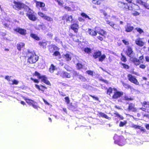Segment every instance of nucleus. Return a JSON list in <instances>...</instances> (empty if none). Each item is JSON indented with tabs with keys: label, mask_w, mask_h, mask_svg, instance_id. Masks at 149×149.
Instances as JSON below:
<instances>
[{
	"label": "nucleus",
	"mask_w": 149,
	"mask_h": 149,
	"mask_svg": "<svg viewBox=\"0 0 149 149\" xmlns=\"http://www.w3.org/2000/svg\"><path fill=\"white\" fill-rule=\"evenodd\" d=\"M106 93L107 95L111 97L112 99L115 100L123 96L124 93L123 91H118L115 88L110 87L107 88Z\"/></svg>",
	"instance_id": "1"
},
{
	"label": "nucleus",
	"mask_w": 149,
	"mask_h": 149,
	"mask_svg": "<svg viewBox=\"0 0 149 149\" xmlns=\"http://www.w3.org/2000/svg\"><path fill=\"white\" fill-rule=\"evenodd\" d=\"M26 54V56L28 57L27 62L30 64L35 63L38 60V56L36 54L34 51L28 50Z\"/></svg>",
	"instance_id": "2"
},
{
	"label": "nucleus",
	"mask_w": 149,
	"mask_h": 149,
	"mask_svg": "<svg viewBox=\"0 0 149 149\" xmlns=\"http://www.w3.org/2000/svg\"><path fill=\"white\" fill-rule=\"evenodd\" d=\"M33 76H37L39 79H41V81L48 85L50 86L51 84L50 82L47 80V78L45 75H41L37 71H35L33 74Z\"/></svg>",
	"instance_id": "3"
},
{
	"label": "nucleus",
	"mask_w": 149,
	"mask_h": 149,
	"mask_svg": "<svg viewBox=\"0 0 149 149\" xmlns=\"http://www.w3.org/2000/svg\"><path fill=\"white\" fill-rule=\"evenodd\" d=\"M13 3L14 4L12 5V7L14 9L19 10L25 8L27 6L24 4L19 1H13Z\"/></svg>",
	"instance_id": "4"
},
{
	"label": "nucleus",
	"mask_w": 149,
	"mask_h": 149,
	"mask_svg": "<svg viewBox=\"0 0 149 149\" xmlns=\"http://www.w3.org/2000/svg\"><path fill=\"white\" fill-rule=\"evenodd\" d=\"M26 16L29 20L32 21H35L38 19L36 14L33 10L30 8L29 9L27 13H26Z\"/></svg>",
	"instance_id": "5"
},
{
	"label": "nucleus",
	"mask_w": 149,
	"mask_h": 149,
	"mask_svg": "<svg viewBox=\"0 0 149 149\" xmlns=\"http://www.w3.org/2000/svg\"><path fill=\"white\" fill-rule=\"evenodd\" d=\"M62 20L64 21L63 24H65V22L70 23L73 22L74 19L72 15L65 14L62 17Z\"/></svg>",
	"instance_id": "6"
},
{
	"label": "nucleus",
	"mask_w": 149,
	"mask_h": 149,
	"mask_svg": "<svg viewBox=\"0 0 149 149\" xmlns=\"http://www.w3.org/2000/svg\"><path fill=\"white\" fill-rule=\"evenodd\" d=\"M59 49L55 45H52L51 47L49 49L50 52L53 53L54 50L56 51L54 52L52 55L54 56H59L61 55L60 53L57 50H58Z\"/></svg>",
	"instance_id": "7"
},
{
	"label": "nucleus",
	"mask_w": 149,
	"mask_h": 149,
	"mask_svg": "<svg viewBox=\"0 0 149 149\" xmlns=\"http://www.w3.org/2000/svg\"><path fill=\"white\" fill-rule=\"evenodd\" d=\"M79 28V22L77 21L75 23H73L70 24L69 29L72 30L74 33H77L78 32Z\"/></svg>",
	"instance_id": "8"
},
{
	"label": "nucleus",
	"mask_w": 149,
	"mask_h": 149,
	"mask_svg": "<svg viewBox=\"0 0 149 149\" xmlns=\"http://www.w3.org/2000/svg\"><path fill=\"white\" fill-rule=\"evenodd\" d=\"M127 77L128 80L131 83L136 85H139V82L135 76L132 75L131 74H129L127 75Z\"/></svg>",
	"instance_id": "9"
},
{
	"label": "nucleus",
	"mask_w": 149,
	"mask_h": 149,
	"mask_svg": "<svg viewBox=\"0 0 149 149\" xmlns=\"http://www.w3.org/2000/svg\"><path fill=\"white\" fill-rule=\"evenodd\" d=\"M22 97L29 105H31L35 109H38V107L37 105V103L36 102L32 100L27 98L25 97Z\"/></svg>",
	"instance_id": "10"
},
{
	"label": "nucleus",
	"mask_w": 149,
	"mask_h": 149,
	"mask_svg": "<svg viewBox=\"0 0 149 149\" xmlns=\"http://www.w3.org/2000/svg\"><path fill=\"white\" fill-rule=\"evenodd\" d=\"M141 104L142 107H141L140 109L143 111L149 113V109H147V108H149V102L144 101L143 102L141 103Z\"/></svg>",
	"instance_id": "11"
},
{
	"label": "nucleus",
	"mask_w": 149,
	"mask_h": 149,
	"mask_svg": "<svg viewBox=\"0 0 149 149\" xmlns=\"http://www.w3.org/2000/svg\"><path fill=\"white\" fill-rule=\"evenodd\" d=\"M38 15L44 19L48 22H52L53 21V19L49 16L46 15L43 13L41 12H39L38 13Z\"/></svg>",
	"instance_id": "12"
},
{
	"label": "nucleus",
	"mask_w": 149,
	"mask_h": 149,
	"mask_svg": "<svg viewBox=\"0 0 149 149\" xmlns=\"http://www.w3.org/2000/svg\"><path fill=\"white\" fill-rule=\"evenodd\" d=\"M106 22L107 24L109 25L114 29L118 31L119 30L120 27L118 24H115L113 22L109 20H107Z\"/></svg>",
	"instance_id": "13"
},
{
	"label": "nucleus",
	"mask_w": 149,
	"mask_h": 149,
	"mask_svg": "<svg viewBox=\"0 0 149 149\" xmlns=\"http://www.w3.org/2000/svg\"><path fill=\"white\" fill-rule=\"evenodd\" d=\"M114 143L120 146H123L124 144L123 139L122 137L118 136L115 139Z\"/></svg>",
	"instance_id": "14"
},
{
	"label": "nucleus",
	"mask_w": 149,
	"mask_h": 149,
	"mask_svg": "<svg viewBox=\"0 0 149 149\" xmlns=\"http://www.w3.org/2000/svg\"><path fill=\"white\" fill-rule=\"evenodd\" d=\"M13 30L14 31L23 36H25L26 34V31L24 29L17 27L15 29H14Z\"/></svg>",
	"instance_id": "15"
},
{
	"label": "nucleus",
	"mask_w": 149,
	"mask_h": 149,
	"mask_svg": "<svg viewBox=\"0 0 149 149\" xmlns=\"http://www.w3.org/2000/svg\"><path fill=\"white\" fill-rule=\"evenodd\" d=\"M134 53L132 47L130 46H127L125 52L126 55L129 57L130 58L132 57V55Z\"/></svg>",
	"instance_id": "16"
},
{
	"label": "nucleus",
	"mask_w": 149,
	"mask_h": 149,
	"mask_svg": "<svg viewBox=\"0 0 149 149\" xmlns=\"http://www.w3.org/2000/svg\"><path fill=\"white\" fill-rule=\"evenodd\" d=\"M61 73L60 72H58L56 74L58 75H60V76L63 78H70L71 77L70 74L68 73L63 71Z\"/></svg>",
	"instance_id": "17"
},
{
	"label": "nucleus",
	"mask_w": 149,
	"mask_h": 149,
	"mask_svg": "<svg viewBox=\"0 0 149 149\" xmlns=\"http://www.w3.org/2000/svg\"><path fill=\"white\" fill-rule=\"evenodd\" d=\"M127 109L129 111L135 112L137 111L136 108L135 107V104L132 103L129 104Z\"/></svg>",
	"instance_id": "18"
},
{
	"label": "nucleus",
	"mask_w": 149,
	"mask_h": 149,
	"mask_svg": "<svg viewBox=\"0 0 149 149\" xmlns=\"http://www.w3.org/2000/svg\"><path fill=\"white\" fill-rule=\"evenodd\" d=\"M98 28L97 29V33L101 36H106L107 34V32L106 31L102 29H101L100 28L95 27V29Z\"/></svg>",
	"instance_id": "19"
},
{
	"label": "nucleus",
	"mask_w": 149,
	"mask_h": 149,
	"mask_svg": "<svg viewBox=\"0 0 149 149\" xmlns=\"http://www.w3.org/2000/svg\"><path fill=\"white\" fill-rule=\"evenodd\" d=\"M136 44L140 47H143L145 44V43L141 40V39L140 38H137L135 40Z\"/></svg>",
	"instance_id": "20"
},
{
	"label": "nucleus",
	"mask_w": 149,
	"mask_h": 149,
	"mask_svg": "<svg viewBox=\"0 0 149 149\" xmlns=\"http://www.w3.org/2000/svg\"><path fill=\"white\" fill-rule=\"evenodd\" d=\"M93 3L97 5H100L105 3L104 0H93L92 1Z\"/></svg>",
	"instance_id": "21"
},
{
	"label": "nucleus",
	"mask_w": 149,
	"mask_h": 149,
	"mask_svg": "<svg viewBox=\"0 0 149 149\" xmlns=\"http://www.w3.org/2000/svg\"><path fill=\"white\" fill-rule=\"evenodd\" d=\"M35 86L39 91H41L42 92H44L45 89H47V87L42 85H40V86L36 84H35Z\"/></svg>",
	"instance_id": "22"
},
{
	"label": "nucleus",
	"mask_w": 149,
	"mask_h": 149,
	"mask_svg": "<svg viewBox=\"0 0 149 149\" xmlns=\"http://www.w3.org/2000/svg\"><path fill=\"white\" fill-rule=\"evenodd\" d=\"M35 2L36 3V6L37 8H43L45 6V4L43 2L38 1H35Z\"/></svg>",
	"instance_id": "23"
},
{
	"label": "nucleus",
	"mask_w": 149,
	"mask_h": 149,
	"mask_svg": "<svg viewBox=\"0 0 149 149\" xmlns=\"http://www.w3.org/2000/svg\"><path fill=\"white\" fill-rule=\"evenodd\" d=\"M131 61L136 66L139 65L141 63L139 60L136 57L132 58Z\"/></svg>",
	"instance_id": "24"
},
{
	"label": "nucleus",
	"mask_w": 149,
	"mask_h": 149,
	"mask_svg": "<svg viewBox=\"0 0 149 149\" xmlns=\"http://www.w3.org/2000/svg\"><path fill=\"white\" fill-rule=\"evenodd\" d=\"M102 54L101 51H98L95 52L93 54V57L95 59L99 58Z\"/></svg>",
	"instance_id": "25"
},
{
	"label": "nucleus",
	"mask_w": 149,
	"mask_h": 149,
	"mask_svg": "<svg viewBox=\"0 0 149 149\" xmlns=\"http://www.w3.org/2000/svg\"><path fill=\"white\" fill-rule=\"evenodd\" d=\"M88 33L89 35L92 36H96L97 34V31L91 29H88Z\"/></svg>",
	"instance_id": "26"
},
{
	"label": "nucleus",
	"mask_w": 149,
	"mask_h": 149,
	"mask_svg": "<svg viewBox=\"0 0 149 149\" xmlns=\"http://www.w3.org/2000/svg\"><path fill=\"white\" fill-rule=\"evenodd\" d=\"M63 58L65 59L67 61H69L71 60L72 57L69 54H63Z\"/></svg>",
	"instance_id": "27"
},
{
	"label": "nucleus",
	"mask_w": 149,
	"mask_h": 149,
	"mask_svg": "<svg viewBox=\"0 0 149 149\" xmlns=\"http://www.w3.org/2000/svg\"><path fill=\"white\" fill-rule=\"evenodd\" d=\"M134 99L131 97H129L127 95H125L123 97V100L125 101H132Z\"/></svg>",
	"instance_id": "28"
},
{
	"label": "nucleus",
	"mask_w": 149,
	"mask_h": 149,
	"mask_svg": "<svg viewBox=\"0 0 149 149\" xmlns=\"http://www.w3.org/2000/svg\"><path fill=\"white\" fill-rule=\"evenodd\" d=\"M30 36L34 39L38 41L40 40V38L36 34L31 33L30 35Z\"/></svg>",
	"instance_id": "29"
},
{
	"label": "nucleus",
	"mask_w": 149,
	"mask_h": 149,
	"mask_svg": "<svg viewBox=\"0 0 149 149\" xmlns=\"http://www.w3.org/2000/svg\"><path fill=\"white\" fill-rule=\"evenodd\" d=\"M56 69L55 66L53 64H51L49 68V72L51 73H53L54 71Z\"/></svg>",
	"instance_id": "30"
},
{
	"label": "nucleus",
	"mask_w": 149,
	"mask_h": 149,
	"mask_svg": "<svg viewBox=\"0 0 149 149\" xmlns=\"http://www.w3.org/2000/svg\"><path fill=\"white\" fill-rule=\"evenodd\" d=\"M122 84L123 85V86L126 89H130L131 90L133 89L132 87L131 86L127 83H124L123 82Z\"/></svg>",
	"instance_id": "31"
},
{
	"label": "nucleus",
	"mask_w": 149,
	"mask_h": 149,
	"mask_svg": "<svg viewBox=\"0 0 149 149\" xmlns=\"http://www.w3.org/2000/svg\"><path fill=\"white\" fill-rule=\"evenodd\" d=\"M25 45V44L23 42H20L17 45V49L19 51H20L21 49L22 48L24 47Z\"/></svg>",
	"instance_id": "32"
},
{
	"label": "nucleus",
	"mask_w": 149,
	"mask_h": 149,
	"mask_svg": "<svg viewBox=\"0 0 149 149\" xmlns=\"http://www.w3.org/2000/svg\"><path fill=\"white\" fill-rule=\"evenodd\" d=\"M84 51L85 53L89 54L91 52L92 50L90 48L86 47L84 49Z\"/></svg>",
	"instance_id": "33"
},
{
	"label": "nucleus",
	"mask_w": 149,
	"mask_h": 149,
	"mask_svg": "<svg viewBox=\"0 0 149 149\" xmlns=\"http://www.w3.org/2000/svg\"><path fill=\"white\" fill-rule=\"evenodd\" d=\"M98 113L99 114L98 115L100 117H103L106 119H108L109 118L108 116L103 113L99 112Z\"/></svg>",
	"instance_id": "34"
},
{
	"label": "nucleus",
	"mask_w": 149,
	"mask_h": 149,
	"mask_svg": "<svg viewBox=\"0 0 149 149\" xmlns=\"http://www.w3.org/2000/svg\"><path fill=\"white\" fill-rule=\"evenodd\" d=\"M125 29V31L128 32L132 31L133 30L134 28L133 26H127Z\"/></svg>",
	"instance_id": "35"
},
{
	"label": "nucleus",
	"mask_w": 149,
	"mask_h": 149,
	"mask_svg": "<svg viewBox=\"0 0 149 149\" xmlns=\"http://www.w3.org/2000/svg\"><path fill=\"white\" fill-rule=\"evenodd\" d=\"M120 64L123 66V68L125 69H128L130 68L129 66L125 63L120 62Z\"/></svg>",
	"instance_id": "36"
},
{
	"label": "nucleus",
	"mask_w": 149,
	"mask_h": 149,
	"mask_svg": "<svg viewBox=\"0 0 149 149\" xmlns=\"http://www.w3.org/2000/svg\"><path fill=\"white\" fill-rule=\"evenodd\" d=\"M83 66V65L79 63H77L76 64V67L77 69L79 70L82 69Z\"/></svg>",
	"instance_id": "37"
},
{
	"label": "nucleus",
	"mask_w": 149,
	"mask_h": 149,
	"mask_svg": "<svg viewBox=\"0 0 149 149\" xmlns=\"http://www.w3.org/2000/svg\"><path fill=\"white\" fill-rule=\"evenodd\" d=\"M121 57L120 58L122 61L124 62H126L127 61V59L126 57L123 55L122 53L121 54Z\"/></svg>",
	"instance_id": "38"
},
{
	"label": "nucleus",
	"mask_w": 149,
	"mask_h": 149,
	"mask_svg": "<svg viewBox=\"0 0 149 149\" xmlns=\"http://www.w3.org/2000/svg\"><path fill=\"white\" fill-rule=\"evenodd\" d=\"M106 58V56L104 54L101 55V56L99 58V61L100 62H102Z\"/></svg>",
	"instance_id": "39"
},
{
	"label": "nucleus",
	"mask_w": 149,
	"mask_h": 149,
	"mask_svg": "<svg viewBox=\"0 0 149 149\" xmlns=\"http://www.w3.org/2000/svg\"><path fill=\"white\" fill-rule=\"evenodd\" d=\"M39 45L41 46H42L43 48L45 47L47 45V43L45 42L40 41L38 42Z\"/></svg>",
	"instance_id": "40"
},
{
	"label": "nucleus",
	"mask_w": 149,
	"mask_h": 149,
	"mask_svg": "<svg viewBox=\"0 0 149 149\" xmlns=\"http://www.w3.org/2000/svg\"><path fill=\"white\" fill-rule=\"evenodd\" d=\"M81 15L83 17H84L85 18H88L89 19H91V18H90V17L87 15L85 13H82L81 14Z\"/></svg>",
	"instance_id": "41"
},
{
	"label": "nucleus",
	"mask_w": 149,
	"mask_h": 149,
	"mask_svg": "<svg viewBox=\"0 0 149 149\" xmlns=\"http://www.w3.org/2000/svg\"><path fill=\"white\" fill-rule=\"evenodd\" d=\"M127 123V122L126 120H124L123 122L120 121L119 124V126L120 127H123L124 125H125Z\"/></svg>",
	"instance_id": "42"
},
{
	"label": "nucleus",
	"mask_w": 149,
	"mask_h": 149,
	"mask_svg": "<svg viewBox=\"0 0 149 149\" xmlns=\"http://www.w3.org/2000/svg\"><path fill=\"white\" fill-rule=\"evenodd\" d=\"M97 39L101 41H102L104 39L106 38V36H97Z\"/></svg>",
	"instance_id": "43"
},
{
	"label": "nucleus",
	"mask_w": 149,
	"mask_h": 149,
	"mask_svg": "<svg viewBox=\"0 0 149 149\" xmlns=\"http://www.w3.org/2000/svg\"><path fill=\"white\" fill-rule=\"evenodd\" d=\"M114 114L116 116H117L121 120H122L124 119L123 117V116H121L117 112L114 113Z\"/></svg>",
	"instance_id": "44"
},
{
	"label": "nucleus",
	"mask_w": 149,
	"mask_h": 149,
	"mask_svg": "<svg viewBox=\"0 0 149 149\" xmlns=\"http://www.w3.org/2000/svg\"><path fill=\"white\" fill-rule=\"evenodd\" d=\"M79 78L82 81H84L86 80V79L85 78L81 75H79Z\"/></svg>",
	"instance_id": "45"
},
{
	"label": "nucleus",
	"mask_w": 149,
	"mask_h": 149,
	"mask_svg": "<svg viewBox=\"0 0 149 149\" xmlns=\"http://www.w3.org/2000/svg\"><path fill=\"white\" fill-rule=\"evenodd\" d=\"M135 29L140 34L143 32V31L140 28L136 27L135 28Z\"/></svg>",
	"instance_id": "46"
},
{
	"label": "nucleus",
	"mask_w": 149,
	"mask_h": 149,
	"mask_svg": "<svg viewBox=\"0 0 149 149\" xmlns=\"http://www.w3.org/2000/svg\"><path fill=\"white\" fill-rule=\"evenodd\" d=\"M64 99L65 100V102H66L67 104H69L70 101L69 97L68 96L66 97H65Z\"/></svg>",
	"instance_id": "47"
},
{
	"label": "nucleus",
	"mask_w": 149,
	"mask_h": 149,
	"mask_svg": "<svg viewBox=\"0 0 149 149\" xmlns=\"http://www.w3.org/2000/svg\"><path fill=\"white\" fill-rule=\"evenodd\" d=\"M143 5L146 8L149 9V4L147 3H146L144 2V3L143 4Z\"/></svg>",
	"instance_id": "48"
},
{
	"label": "nucleus",
	"mask_w": 149,
	"mask_h": 149,
	"mask_svg": "<svg viewBox=\"0 0 149 149\" xmlns=\"http://www.w3.org/2000/svg\"><path fill=\"white\" fill-rule=\"evenodd\" d=\"M86 73L89 75H90L92 76H93V72L90 70H87L86 71Z\"/></svg>",
	"instance_id": "49"
},
{
	"label": "nucleus",
	"mask_w": 149,
	"mask_h": 149,
	"mask_svg": "<svg viewBox=\"0 0 149 149\" xmlns=\"http://www.w3.org/2000/svg\"><path fill=\"white\" fill-rule=\"evenodd\" d=\"M12 85H17L19 83V81L15 79L13 80L12 81Z\"/></svg>",
	"instance_id": "50"
},
{
	"label": "nucleus",
	"mask_w": 149,
	"mask_h": 149,
	"mask_svg": "<svg viewBox=\"0 0 149 149\" xmlns=\"http://www.w3.org/2000/svg\"><path fill=\"white\" fill-rule=\"evenodd\" d=\"M123 42L125 45H128L129 44V42L128 41H127L125 39L122 40Z\"/></svg>",
	"instance_id": "51"
},
{
	"label": "nucleus",
	"mask_w": 149,
	"mask_h": 149,
	"mask_svg": "<svg viewBox=\"0 0 149 149\" xmlns=\"http://www.w3.org/2000/svg\"><path fill=\"white\" fill-rule=\"evenodd\" d=\"M31 80H32L34 83H38L39 82V81L36 79H34L32 77H31L30 78Z\"/></svg>",
	"instance_id": "52"
},
{
	"label": "nucleus",
	"mask_w": 149,
	"mask_h": 149,
	"mask_svg": "<svg viewBox=\"0 0 149 149\" xmlns=\"http://www.w3.org/2000/svg\"><path fill=\"white\" fill-rule=\"evenodd\" d=\"M55 1H56L58 2L59 5L61 6H62L63 5V3H62V1L61 2V0H55Z\"/></svg>",
	"instance_id": "53"
},
{
	"label": "nucleus",
	"mask_w": 149,
	"mask_h": 149,
	"mask_svg": "<svg viewBox=\"0 0 149 149\" xmlns=\"http://www.w3.org/2000/svg\"><path fill=\"white\" fill-rule=\"evenodd\" d=\"M132 127L133 128H134L135 129H140V126L135 125H132Z\"/></svg>",
	"instance_id": "54"
},
{
	"label": "nucleus",
	"mask_w": 149,
	"mask_h": 149,
	"mask_svg": "<svg viewBox=\"0 0 149 149\" xmlns=\"http://www.w3.org/2000/svg\"><path fill=\"white\" fill-rule=\"evenodd\" d=\"M146 65L144 64H141L140 65L139 67L140 68L142 69H144L146 68Z\"/></svg>",
	"instance_id": "55"
},
{
	"label": "nucleus",
	"mask_w": 149,
	"mask_h": 149,
	"mask_svg": "<svg viewBox=\"0 0 149 149\" xmlns=\"http://www.w3.org/2000/svg\"><path fill=\"white\" fill-rule=\"evenodd\" d=\"M136 2L137 3L142 5L144 3V2H143L141 0H137Z\"/></svg>",
	"instance_id": "56"
},
{
	"label": "nucleus",
	"mask_w": 149,
	"mask_h": 149,
	"mask_svg": "<svg viewBox=\"0 0 149 149\" xmlns=\"http://www.w3.org/2000/svg\"><path fill=\"white\" fill-rule=\"evenodd\" d=\"M89 95L95 100H98L99 99L97 97H95L94 95Z\"/></svg>",
	"instance_id": "57"
},
{
	"label": "nucleus",
	"mask_w": 149,
	"mask_h": 149,
	"mask_svg": "<svg viewBox=\"0 0 149 149\" xmlns=\"http://www.w3.org/2000/svg\"><path fill=\"white\" fill-rule=\"evenodd\" d=\"M146 61L147 62H149V55L146 56L145 57Z\"/></svg>",
	"instance_id": "58"
},
{
	"label": "nucleus",
	"mask_w": 149,
	"mask_h": 149,
	"mask_svg": "<svg viewBox=\"0 0 149 149\" xmlns=\"http://www.w3.org/2000/svg\"><path fill=\"white\" fill-rule=\"evenodd\" d=\"M10 77L8 76H6L5 77V79H6L8 81H10Z\"/></svg>",
	"instance_id": "59"
},
{
	"label": "nucleus",
	"mask_w": 149,
	"mask_h": 149,
	"mask_svg": "<svg viewBox=\"0 0 149 149\" xmlns=\"http://www.w3.org/2000/svg\"><path fill=\"white\" fill-rule=\"evenodd\" d=\"M144 59V56L143 55H142L139 57V61L141 62V61L143 60Z\"/></svg>",
	"instance_id": "60"
},
{
	"label": "nucleus",
	"mask_w": 149,
	"mask_h": 149,
	"mask_svg": "<svg viewBox=\"0 0 149 149\" xmlns=\"http://www.w3.org/2000/svg\"><path fill=\"white\" fill-rule=\"evenodd\" d=\"M100 80L106 83V84H109V82L107 80H104V79H101Z\"/></svg>",
	"instance_id": "61"
},
{
	"label": "nucleus",
	"mask_w": 149,
	"mask_h": 149,
	"mask_svg": "<svg viewBox=\"0 0 149 149\" xmlns=\"http://www.w3.org/2000/svg\"><path fill=\"white\" fill-rule=\"evenodd\" d=\"M64 8L65 9L68 10V11H70L71 10V8L68 6H65L64 7Z\"/></svg>",
	"instance_id": "62"
},
{
	"label": "nucleus",
	"mask_w": 149,
	"mask_h": 149,
	"mask_svg": "<svg viewBox=\"0 0 149 149\" xmlns=\"http://www.w3.org/2000/svg\"><path fill=\"white\" fill-rule=\"evenodd\" d=\"M139 129L141 131L143 132H145L146 131L145 129H144L143 127H142L141 126H140V129Z\"/></svg>",
	"instance_id": "63"
},
{
	"label": "nucleus",
	"mask_w": 149,
	"mask_h": 149,
	"mask_svg": "<svg viewBox=\"0 0 149 149\" xmlns=\"http://www.w3.org/2000/svg\"><path fill=\"white\" fill-rule=\"evenodd\" d=\"M42 10L43 11H47V8H44V7L43 8H42Z\"/></svg>",
	"instance_id": "64"
}]
</instances>
